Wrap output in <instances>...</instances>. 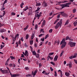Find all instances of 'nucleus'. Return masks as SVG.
Masks as SVG:
<instances>
[{
  "label": "nucleus",
  "mask_w": 77,
  "mask_h": 77,
  "mask_svg": "<svg viewBox=\"0 0 77 77\" xmlns=\"http://www.w3.org/2000/svg\"><path fill=\"white\" fill-rule=\"evenodd\" d=\"M0 71L2 74H8V70H2V69H0Z\"/></svg>",
  "instance_id": "nucleus-4"
},
{
  "label": "nucleus",
  "mask_w": 77,
  "mask_h": 77,
  "mask_svg": "<svg viewBox=\"0 0 77 77\" xmlns=\"http://www.w3.org/2000/svg\"><path fill=\"white\" fill-rule=\"evenodd\" d=\"M42 33H44V29H41L40 30V32H42Z\"/></svg>",
  "instance_id": "nucleus-34"
},
{
  "label": "nucleus",
  "mask_w": 77,
  "mask_h": 77,
  "mask_svg": "<svg viewBox=\"0 0 77 77\" xmlns=\"http://www.w3.org/2000/svg\"><path fill=\"white\" fill-rule=\"evenodd\" d=\"M32 53L33 55H35L36 54V52H35V51H34L33 52H32Z\"/></svg>",
  "instance_id": "nucleus-35"
},
{
  "label": "nucleus",
  "mask_w": 77,
  "mask_h": 77,
  "mask_svg": "<svg viewBox=\"0 0 77 77\" xmlns=\"http://www.w3.org/2000/svg\"><path fill=\"white\" fill-rule=\"evenodd\" d=\"M33 40L30 41V45H33Z\"/></svg>",
  "instance_id": "nucleus-31"
},
{
  "label": "nucleus",
  "mask_w": 77,
  "mask_h": 77,
  "mask_svg": "<svg viewBox=\"0 0 77 77\" xmlns=\"http://www.w3.org/2000/svg\"><path fill=\"white\" fill-rule=\"evenodd\" d=\"M43 35V34H40V35H38L39 37L40 38V37H41V36H42Z\"/></svg>",
  "instance_id": "nucleus-54"
},
{
  "label": "nucleus",
  "mask_w": 77,
  "mask_h": 77,
  "mask_svg": "<svg viewBox=\"0 0 77 77\" xmlns=\"http://www.w3.org/2000/svg\"><path fill=\"white\" fill-rule=\"evenodd\" d=\"M72 58H74L73 57V56H70V57H69V59H72Z\"/></svg>",
  "instance_id": "nucleus-55"
},
{
  "label": "nucleus",
  "mask_w": 77,
  "mask_h": 77,
  "mask_svg": "<svg viewBox=\"0 0 77 77\" xmlns=\"http://www.w3.org/2000/svg\"><path fill=\"white\" fill-rule=\"evenodd\" d=\"M34 35H35L33 34H32V36H31V39L32 40L33 39V38H34Z\"/></svg>",
  "instance_id": "nucleus-28"
},
{
  "label": "nucleus",
  "mask_w": 77,
  "mask_h": 77,
  "mask_svg": "<svg viewBox=\"0 0 77 77\" xmlns=\"http://www.w3.org/2000/svg\"><path fill=\"white\" fill-rule=\"evenodd\" d=\"M63 76V74H62V72H60V77H62Z\"/></svg>",
  "instance_id": "nucleus-45"
},
{
  "label": "nucleus",
  "mask_w": 77,
  "mask_h": 77,
  "mask_svg": "<svg viewBox=\"0 0 77 77\" xmlns=\"http://www.w3.org/2000/svg\"><path fill=\"white\" fill-rule=\"evenodd\" d=\"M71 4V2H69L67 3H66L60 5V6L62 7V9L65 8H69V5Z\"/></svg>",
  "instance_id": "nucleus-1"
},
{
  "label": "nucleus",
  "mask_w": 77,
  "mask_h": 77,
  "mask_svg": "<svg viewBox=\"0 0 77 77\" xmlns=\"http://www.w3.org/2000/svg\"><path fill=\"white\" fill-rule=\"evenodd\" d=\"M40 51H41V50L40 49H38L37 51V53H40Z\"/></svg>",
  "instance_id": "nucleus-60"
},
{
  "label": "nucleus",
  "mask_w": 77,
  "mask_h": 77,
  "mask_svg": "<svg viewBox=\"0 0 77 77\" xmlns=\"http://www.w3.org/2000/svg\"><path fill=\"white\" fill-rule=\"evenodd\" d=\"M19 75L18 74H14L11 75V77H16L17 76H19Z\"/></svg>",
  "instance_id": "nucleus-11"
},
{
  "label": "nucleus",
  "mask_w": 77,
  "mask_h": 77,
  "mask_svg": "<svg viewBox=\"0 0 77 77\" xmlns=\"http://www.w3.org/2000/svg\"><path fill=\"white\" fill-rule=\"evenodd\" d=\"M16 65L15 64H13L12 65V67L13 68H15Z\"/></svg>",
  "instance_id": "nucleus-50"
},
{
  "label": "nucleus",
  "mask_w": 77,
  "mask_h": 77,
  "mask_svg": "<svg viewBox=\"0 0 77 77\" xmlns=\"http://www.w3.org/2000/svg\"><path fill=\"white\" fill-rule=\"evenodd\" d=\"M53 54H54V53L53 52H51L49 54V56H51V55H53Z\"/></svg>",
  "instance_id": "nucleus-30"
},
{
  "label": "nucleus",
  "mask_w": 77,
  "mask_h": 77,
  "mask_svg": "<svg viewBox=\"0 0 77 77\" xmlns=\"http://www.w3.org/2000/svg\"><path fill=\"white\" fill-rule=\"evenodd\" d=\"M77 53H76L74 54V55L73 56V57L74 58H75L77 57Z\"/></svg>",
  "instance_id": "nucleus-21"
},
{
  "label": "nucleus",
  "mask_w": 77,
  "mask_h": 77,
  "mask_svg": "<svg viewBox=\"0 0 77 77\" xmlns=\"http://www.w3.org/2000/svg\"><path fill=\"white\" fill-rule=\"evenodd\" d=\"M29 38V35L27 34L26 36V39H27Z\"/></svg>",
  "instance_id": "nucleus-29"
},
{
  "label": "nucleus",
  "mask_w": 77,
  "mask_h": 77,
  "mask_svg": "<svg viewBox=\"0 0 77 77\" xmlns=\"http://www.w3.org/2000/svg\"><path fill=\"white\" fill-rule=\"evenodd\" d=\"M2 26V25H1V23H0V27ZM6 30L5 29H1L0 30V33H3V32H6Z\"/></svg>",
  "instance_id": "nucleus-7"
},
{
  "label": "nucleus",
  "mask_w": 77,
  "mask_h": 77,
  "mask_svg": "<svg viewBox=\"0 0 77 77\" xmlns=\"http://www.w3.org/2000/svg\"><path fill=\"white\" fill-rule=\"evenodd\" d=\"M43 5L44 7H46L47 6V3H45Z\"/></svg>",
  "instance_id": "nucleus-39"
},
{
  "label": "nucleus",
  "mask_w": 77,
  "mask_h": 77,
  "mask_svg": "<svg viewBox=\"0 0 77 77\" xmlns=\"http://www.w3.org/2000/svg\"><path fill=\"white\" fill-rule=\"evenodd\" d=\"M69 20H66V23H65V25H66V24H68V23H69Z\"/></svg>",
  "instance_id": "nucleus-16"
},
{
  "label": "nucleus",
  "mask_w": 77,
  "mask_h": 77,
  "mask_svg": "<svg viewBox=\"0 0 77 77\" xmlns=\"http://www.w3.org/2000/svg\"><path fill=\"white\" fill-rule=\"evenodd\" d=\"M75 63H76V64H77V60H74Z\"/></svg>",
  "instance_id": "nucleus-58"
},
{
  "label": "nucleus",
  "mask_w": 77,
  "mask_h": 77,
  "mask_svg": "<svg viewBox=\"0 0 77 77\" xmlns=\"http://www.w3.org/2000/svg\"><path fill=\"white\" fill-rule=\"evenodd\" d=\"M21 40L22 42H23V41H24V39H23V37H22L21 38Z\"/></svg>",
  "instance_id": "nucleus-52"
},
{
  "label": "nucleus",
  "mask_w": 77,
  "mask_h": 77,
  "mask_svg": "<svg viewBox=\"0 0 77 77\" xmlns=\"http://www.w3.org/2000/svg\"><path fill=\"white\" fill-rule=\"evenodd\" d=\"M52 32H53V30L52 29H50L49 31V33H52Z\"/></svg>",
  "instance_id": "nucleus-48"
},
{
  "label": "nucleus",
  "mask_w": 77,
  "mask_h": 77,
  "mask_svg": "<svg viewBox=\"0 0 77 77\" xmlns=\"http://www.w3.org/2000/svg\"><path fill=\"white\" fill-rule=\"evenodd\" d=\"M65 75L67 77H68L69 75H70V74L69 73H67L66 72L65 73Z\"/></svg>",
  "instance_id": "nucleus-14"
},
{
  "label": "nucleus",
  "mask_w": 77,
  "mask_h": 77,
  "mask_svg": "<svg viewBox=\"0 0 77 77\" xmlns=\"http://www.w3.org/2000/svg\"><path fill=\"white\" fill-rule=\"evenodd\" d=\"M9 66L10 67H12V63L10 64L9 65Z\"/></svg>",
  "instance_id": "nucleus-61"
},
{
  "label": "nucleus",
  "mask_w": 77,
  "mask_h": 77,
  "mask_svg": "<svg viewBox=\"0 0 77 77\" xmlns=\"http://www.w3.org/2000/svg\"><path fill=\"white\" fill-rule=\"evenodd\" d=\"M29 9V8H28V7H26V8L23 9V11H26L27 9Z\"/></svg>",
  "instance_id": "nucleus-25"
},
{
  "label": "nucleus",
  "mask_w": 77,
  "mask_h": 77,
  "mask_svg": "<svg viewBox=\"0 0 77 77\" xmlns=\"http://www.w3.org/2000/svg\"><path fill=\"white\" fill-rule=\"evenodd\" d=\"M54 75L55 77H57V73H56V71H54Z\"/></svg>",
  "instance_id": "nucleus-43"
},
{
  "label": "nucleus",
  "mask_w": 77,
  "mask_h": 77,
  "mask_svg": "<svg viewBox=\"0 0 77 77\" xmlns=\"http://www.w3.org/2000/svg\"><path fill=\"white\" fill-rule=\"evenodd\" d=\"M64 52V51H62V52L61 53L60 55V57H62V55H63V53Z\"/></svg>",
  "instance_id": "nucleus-22"
},
{
  "label": "nucleus",
  "mask_w": 77,
  "mask_h": 77,
  "mask_svg": "<svg viewBox=\"0 0 77 77\" xmlns=\"http://www.w3.org/2000/svg\"><path fill=\"white\" fill-rule=\"evenodd\" d=\"M0 47L1 49L2 50V49L3 48V47H5V45H1Z\"/></svg>",
  "instance_id": "nucleus-33"
},
{
  "label": "nucleus",
  "mask_w": 77,
  "mask_h": 77,
  "mask_svg": "<svg viewBox=\"0 0 77 77\" xmlns=\"http://www.w3.org/2000/svg\"><path fill=\"white\" fill-rule=\"evenodd\" d=\"M60 26V27H61V25L60 24V23L59 22H58L57 23V24L55 26V27L56 29H58L59 27Z\"/></svg>",
  "instance_id": "nucleus-6"
},
{
  "label": "nucleus",
  "mask_w": 77,
  "mask_h": 77,
  "mask_svg": "<svg viewBox=\"0 0 77 77\" xmlns=\"http://www.w3.org/2000/svg\"><path fill=\"white\" fill-rule=\"evenodd\" d=\"M11 15H15V13L14 12L11 13Z\"/></svg>",
  "instance_id": "nucleus-44"
},
{
  "label": "nucleus",
  "mask_w": 77,
  "mask_h": 77,
  "mask_svg": "<svg viewBox=\"0 0 77 77\" xmlns=\"http://www.w3.org/2000/svg\"><path fill=\"white\" fill-rule=\"evenodd\" d=\"M34 47H36V48L37 47V44H36V43L35 44Z\"/></svg>",
  "instance_id": "nucleus-59"
},
{
  "label": "nucleus",
  "mask_w": 77,
  "mask_h": 77,
  "mask_svg": "<svg viewBox=\"0 0 77 77\" xmlns=\"http://www.w3.org/2000/svg\"><path fill=\"white\" fill-rule=\"evenodd\" d=\"M68 45H69L71 47H75V43L71 41H69L68 43Z\"/></svg>",
  "instance_id": "nucleus-3"
},
{
  "label": "nucleus",
  "mask_w": 77,
  "mask_h": 77,
  "mask_svg": "<svg viewBox=\"0 0 77 77\" xmlns=\"http://www.w3.org/2000/svg\"><path fill=\"white\" fill-rule=\"evenodd\" d=\"M3 12H4L3 14V16H5V14H6V11H3Z\"/></svg>",
  "instance_id": "nucleus-41"
},
{
  "label": "nucleus",
  "mask_w": 77,
  "mask_h": 77,
  "mask_svg": "<svg viewBox=\"0 0 77 77\" xmlns=\"http://www.w3.org/2000/svg\"><path fill=\"white\" fill-rule=\"evenodd\" d=\"M40 9H41V8L39 7L38 8L37 10H36V11H35V12H38V11Z\"/></svg>",
  "instance_id": "nucleus-23"
},
{
  "label": "nucleus",
  "mask_w": 77,
  "mask_h": 77,
  "mask_svg": "<svg viewBox=\"0 0 77 77\" xmlns=\"http://www.w3.org/2000/svg\"><path fill=\"white\" fill-rule=\"evenodd\" d=\"M67 66H69V68H71L72 67L71 64H67Z\"/></svg>",
  "instance_id": "nucleus-26"
},
{
  "label": "nucleus",
  "mask_w": 77,
  "mask_h": 77,
  "mask_svg": "<svg viewBox=\"0 0 77 77\" xmlns=\"http://www.w3.org/2000/svg\"><path fill=\"white\" fill-rule=\"evenodd\" d=\"M36 3H37L35 5L36 6H41V3H38L36 2Z\"/></svg>",
  "instance_id": "nucleus-13"
},
{
  "label": "nucleus",
  "mask_w": 77,
  "mask_h": 77,
  "mask_svg": "<svg viewBox=\"0 0 77 77\" xmlns=\"http://www.w3.org/2000/svg\"><path fill=\"white\" fill-rule=\"evenodd\" d=\"M8 2V1H7V0H5L4 2V3L3 4V6H4V5H5V3H6Z\"/></svg>",
  "instance_id": "nucleus-24"
},
{
  "label": "nucleus",
  "mask_w": 77,
  "mask_h": 77,
  "mask_svg": "<svg viewBox=\"0 0 77 77\" xmlns=\"http://www.w3.org/2000/svg\"><path fill=\"white\" fill-rule=\"evenodd\" d=\"M24 5V3H22L21 4L20 6V8H23V6Z\"/></svg>",
  "instance_id": "nucleus-32"
},
{
  "label": "nucleus",
  "mask_w": 77,
  "mask_h": 77,
  "mask_svg": "<svg viewBox=\"0 0 77 77\" xmlns=\"http://www.w3.org/2000/svg\"><path fill=\"white\" fill-rule=\"evenodd\" d=\"M41 16H42L41 15H39L38 14H36L35 16V17H38V19H39L40 17Z\"/></svg>",
  "instance_id": "nucleus-9"
},
{
  "label": "nucleus",
  "mask_w": 77,
  "mask_h": 77,
  "mask_svg": "<svg viewBox=\"0 0 77 77\" xmlns=\"http://www.w3.org/2000/svg\"><path fill=\"white\" fill-rule=\"evenodd\" d=\"M37 72H38V70L36 69L34 73L33 72H32V75H34V76L35 75H36V73H37Z\"/></svg>",
  "instance_id": "nucleus-8"
},
{
  "label": "nucleus",
  "mask_w": 77,
  "mask_h": 77,
  "mask_svg": "<svg viewBox=\"0 0 77 77\" xmlns=\"http://www.w3.org/2000/svg\"><path fill=\"white\" fill-rule=\"evenodd\" d=\"M57 59H58V56L57 55L55 56L54 58V61H57Z\"/></svg>",
  "instance_id": "nucleus-12"
},
{
  "label": "nucleus",
  "mask_w": 77,
  "mask_h": 77,
  "mask_svg": "<svg viewBox=\"0 0 77 77\" xmlns=\"http://www.w3.org/2000/svg\"><path fill=\"white\" fill-rule=\"evenodd\" d=\"M45 20H44L42 24V25L45 26Z\"/></svg>",
  "instance_id": "nucleus-20"
},
{
  "label": "nucleus",
  "mask_w": 77,
  "mask_h": 77,
  "mask_svg": "<svg viewBox=\"0 0 77 77\" xmlns=\"http://www.w3.org/2000/svg\"><path fill=\"white\" fill-rule=\"evenodd\" d=\"M28 16H29L30 15H32V10H29V12L28 13Z\"/></svg>",
  "instance_id": "nucleus-10"
},
{
  "label": "nucleus",
  "mask_w": 77,
  "mask_h": 77,
  "mask_svg": "<svg viewBox=\"0 0 77 77\" xmlns=\"http://www.w3.org/2000/svg\"><path fill=\"white\" fill-rule=\"evenodd\" d=\"M48 45H51V42H49L48 43Z\"/></svg>",
  "instance_id": "nucleus-64"
},
{
  "label": "nucleus",
  "mask_w": 77,
  "mask_h": 77,
  "mask_svg": "<svg viewBox=\"0 0 77 77\" xmlns=\"http://www.w3.org/2000/svg\"><path fill=\"white\" fill-rule=\"evenodd\" d=\"M17 39H15V38H13L12 40H13V41L14 42H15V41H16V40Z\"/></svg>",
  "instance_id": "nucleus-53"
},
{
  "label": "nucleus",
  "mask_w": 77,
  "mask_h": 77,
  "mask_svg": "<svg viewBox=\"0 0 77 77\" xmlns=\"http://www.w3.org/2000/svg\"><path fill=\"white\" fill-rule=\"evenodd\" d=\"M63 3H67V2H68V1H63Z\"/></svg>",
  "instance_id": "nucleus-51"
},
{
  "label": "nucleus",
  "mask_w": 77,
  "mask_h": 77,
  "mask_svg": "<svg viewBox=\"0 0 77 77\" xmlns=\"http://www.w3.org/2000/svg\"><path fill=\"white\" fill-rule=\"evenodd\" d=\"M40 39L42 41V42H44V38H41Z\"/></svg>",
  "instance_id": "nucleus-47"
},
{
  "label": "nucleus",
  "mask_w": 77,
  "mask_h": 77,
  "mask_svg": "<svg viewBox=\"0 0 77 77\" xmlns=\"http://www.w3.org/2000/svg\"><path fill=\"white\" fill-rule=\"evenodd\" d=\"M48 57H49V59H50V60H52L53 59V58L52 57L50 56H48Z\"/></svg>",
  "instance_id": "nucleus-19"
},
{
  "label": "nucleus",
  "mask_w": 77,
  "mask_h": 77,
  "mask_svg": "<svg viewBox=\"0 0 77 77\" xmlns=\"http://www.w3.org/2000/svg\"><path fill=\"white\" fill-rule=\"evenodd\" d=\"M43 44V42H41L40 44L39 45V46H41V45H42Z\"/></svg>",
  "instance_id": "nucleus-63"
},
{
  "label": "nucleus",
  "mask_w": 77,
  "mask_h": 77,
  "mask_svg": "<svg viewBox=\"0 0 77 77\" xmlns=\"http://www.w3.org/2000/svg\"><path fill=\"white\" fill-rule=\"evenodd\" d=\"M18 36H19V34H17L15 35V37H14L15 39H17V38H18Z\"/></svg>",
  "instance_id": "nucleus-17"
},
{
  "label": "nucleus",
  "mask_w": 77,
  "mask_h": 77,
  "mask_svg": "<svg viewBox=\"0 0 77 77\" xmlns=\"http://www.w3.org/2000/svg\"><path fill=\"white\" fill-rule=\"evenodd\" d=\"M18 44H19V45H20V44H21V40H20L19 41Z\"/></svg>",
  "instance_id": "nucleus-62"
},
{
  "label": "nucleus",
  "mask_w": 77,
  "mask_h": 77,
  "mask_svg": "<svg viewBox=\"0 0 77 77\" xmlns=\"http://www.w3.org/2000/svg\"><path fill=\"white\" fill-rule=\"evenodd\" d=\"M50 69L51 71H53L54 69H53V68H52V67H51L50 68Z\"/></svg>",
  "instance_id": "nucleus-56"
},
{
  "label": "nucleus",
  "mask_w": 77,
  "mask_h": 77,
  "mask_svg": "<svg viewBox=\"0 0 77 77\" xmlns=\"http://www.w3.org/2000/svg\"><path fill=\"white\" fill-rule=\"evenodd\" d=\"M32 76L30 74H28L26 75V77H31Z\"/></svg>",
  "instance_id": "nucleus-38"
},
{
  "label": "nucleus",
  "mask_w": 77,
  "mask_h": 77,
  "mask_svg": "<svg viewBox=\"0 0 77 77\" xmlns=\"http://www.w3.org/2000/svg\"><path fill=\"white\" fill-rule=\"evenodd\" d=\"M57 3H58V4H57V5H59V4H60V3H63V1L60 2H57Z\"/></svg>",
  "instance_id": "nucleus-18"
},
{
  "label": "nucleus",
  "mask_w": 77,
  "mask_h": 77,
  "mask_svg": "<svg viewBox=\"0 0 77 77\" xmlns=\"http://www.w3.org/2000/svg\"><path fill=\"white\" fill-rule=\"evenodd\" d=\"M60 14H59L57 16V17L58 18H60Z\"/></svg>",
  "instance_id": "nucleus-49"
},
{
  "label": "nucleus",
  "mask_w": 77,
  "mask_h": 77,
  "mask_svg": "<svg viewBox=\"0 0 77 77\" xmlns=\"http://www.w3.org/2000/svg\"><path fill=\"white\" fill-rule=\"evenodd\" d=\"M10 58L12 60V59H15V57H13L12 56H10Z\"/></svg>",
  "instance_id": "nucleus-40"
},
{
  "label": "nucleus",
  "mask_w": 77,
  "mask_h": 77,
  "mask_svg": "<svg viewBox=\"0 0 77 77\" xmlns=\"http://www.w3.org/2000/svg\"><path fill=\"white\" fill-rule=\"evenodd\" d=\"M35 57H36V58H39V54H36L35 55Z\"/></svg>",
  "instance_id": "nucleus-15"
},
{
  "label": "nucleus",
  "mask_w": 77,
  "mask_h": 77,
  "mask_svg": "<svg viewBox=\"0 0 77 77\" xmlns=\"http://www.w3.org/2000/svg\"><path fill=\"white\" fill-rule=\"evenodd\" d=\"M60 13L61 15L64 17H68V15H67L66 13H64V12H60Z\"/></svg>",
  "instance_id": "nucleus-5"
},
{
  "label": "nucleus",
  "mask_w": 77,
  "mask_h": 77,
  "mask_svg": "<svg viewBox=\"0 0 77 77\" xmlns=\"http://www.w3.org/2000/svg\"><path fill=\"white\" fill-rule=\"evenodd\" d=\"M25 69H26V70H29V67H26L25 68Z\"/></svg>",
  "instance_id": "nucleus-46"
},
{
  "label": "nucleus",
  "mask_w": 77,
  "mask_h": 77,
  "mask_svg": "<svg viewBox=\"0 0 77 77\" xmlns=\"http://www.w3.org/2000/svg\"><path fill=\"white\" fill-rule=\"evenodd\" d=\"M69 37L68 36H67L66 37V40H69Z\"/></svg>",
  "instance_id": "nucleus-42"
},
{
  "label": "nucleus",
  "mask_w": 77,
  "mask_h": 77,
  "mask_svg": "<svg viewBox=\"0 0 77 77\" xmlns=\"http://www.w3.org/2000/svg\"><path fill=\"white\" fill-rule=\"evenodd\" d=\"M62 20H61L60 21V24H62Z\"/></svg>",
  "instance_id": "nucleus-57"
},
{
  "label": "nucleus",
  "mask_w": 77,
  "mask_h": 77,
  "mask_svg": "<svg viewBox=\"0 0 77 77\" xmlns=\"http://www.w3.org/2000/svg\"><path fill=\"white\" fill-rule=\"evenodd\" d=\"M37 29H38V25L36 24L35 25V29H36V30H37Z\"/></svg>",
  "instance_id": "nucleus-36"
},
{
  "label": "nucleus",
  "mask_w": 77,
  "mask_h": 77,
  "mask_svg": "<svg viewBox=\"0 0 77 77\" xmlns=\"http://www.w3.org/2000/svg\"><path fill=\"white\" fill-rule=\"evenodd\" d=\"M60 44V45L62 44L61 46V48H64V47H65L66 45V42H65V40L64 39H63L61 42Z\"/></svg>",
  "instance_id": "nucleus-2"
},
{
  "label": "nucleus",
  "mask_w": 77,
  "mask_h": 77,
  "mask_svg": "<svg viewBox=\"0 0 77 77\" xmlns=\"http://www.w3.org/2000/svg\"><path fill=\"white\" fill-rule=\"evenodd\" d=\"M50 63L53 65H54V66H55L56 65V64H55V63H54L53 62H50Z\"/></svg>",
  "instance_id": "nucleus-27"
},
{
  "label": "nucleus",
  "mask_w": 77,
  "mask_h": 77,
  "mask_svg": "<svg viewBox=\"0 0 77 77\" xmlns=\"http://www.w3.org/2000/svg\"><path fill=\"white\" fill-rule=\"evenodd\" d=\"M76 12V9L74 8L73 10V12L74 14V13H75V12Z\"/></svg>",
  "instance_id": "nucleus-37"
}]
</instances>
